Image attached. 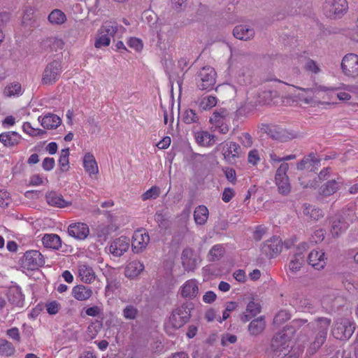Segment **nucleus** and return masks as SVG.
Here are the masks:
<instances>
[{
	"instance_id": "15",
	"label": "nucleus",
	"mask_w": 358,
	"mask_h": 358,
	"mask_svg": "<svg viewBox=\"0 0 358 358\" xmlns=\"http://www.w3.org/2000/svg\"><path fill=\"white\" fill-rule=\"evenodd\" d=\"M327 258L322 250H312L308 256V262L316 270H322L327 264Z\"/></svg>"
},
{
	"instance_id": "52",
	"label": "nucleus",
	"mask_w": 358,
	"mask_h": 358,
	"mask_svg": "<svg viewBox=\"0 0 358 358\" xmlns=\"http://www.w3.org/2000/svg\"><path fill=\"white\" fill-rule=\"evenodd\" d=\"M317 323V332H324L327 335L328 329L331 324V320L327 317H318L316 320Z\"/></svg>"
},
{
	"instance_id": "29",
	"label": "nucleus",
	"mask_w": 358,
	"mask_h": 358,
	"mask_svg": "<svg viewBox=\"0 0 358 358\" xmlns=\"http://www.w3.org/2000/svg\"><path fill=\"white\" fill-rule=\"evenodd\" d=\"M20 136L15 131H8L0 134V142L6 147H13L20 141Z\"/></svg>"
},
{
	"instance_id": "38",
	"label": "nucleus",
	"mask_w": 358,
	"mask_h": 358,
	"mask_svg": "<svg viewBox=\"0 0 358 358\" xmlns=\"http://www.w3.org/2000/svg\"><path fill=\"white\" fill-rule=\"evenodd\" d=\"M303 213L313 220H319L324 216L323 211L321 209L311 205L305 204Z\"/></svg>"
},
{
	"instance_id": "5",
	"label": "nucleus",
	"mask_w": 358,
	"mask_h": 358,
	"mask_svg": "<svg viewBox=\"0 0 358 358\" xmlns=\"http://www.w3.org/2000/svg\"><path fill=\"white\" fill-rule=\"evenodd\" d=\"M347 9L346 0H325L323 5L324 14L331 19L341 17Z\"/></svg>"
},
{
	"instance_id": "18",
	"label": "nucleus",
	"mask_w": 358,
	"mask_h": 358,
	"mask_svg": "<svg viewBox=\"0 0 358 358\" xmlns=\"http://www.w3.org/2000/svg\"><path fill=\"white\" fill-rule=\"evenodd\" d=\"M330 231L333 237L338 238L344 233L349 227V224L340 215H336L331 219Z\"/></svg>"
},
{
	"instance_id": "59",
	"label": "nucleus",
	"mask_w": 358,
	"mask_h": 358,
	"mask_svg": "<svg viewBox=\"0 0 358 358\" xmlns=\"http://www.w3.org/2000/svg\"><path fill=\"white\" fill-rule=\"evenodd\" d=\"M260 161V157L259 155V152L256 149H253L250 150L248 153V162L252 164V165H257L258 162Z\"/></svg>"
},
{
	"instance_id": "28",
	"label": "nucleus",
	"mask_w": 358,
	"mask_h": 358,
	"mask_svg": "<svg viewBox=\"0 0 358 358\" xmlns=\"http://www.w3.org/2000/svg\"><path fill=\"white\" fill-rule=\"evenodd\" d=\"M42 243L45 248L53 250H59L62 246L60 237L55 234H46L42 238Z\"/></svg>"
},
{
	"instance_id": "24",
	"label": "nucleus",
	"mask_w": 358,
	"mask_h": 358,
	"mask_svg": "<svg viewBox=\"0 0 358 358\" xmlns=\"http://www.w3.org/2000/svg\"><path fill=\"white\" fill-rule=\"evenodd\" d=\"M8 299L10 303L16 306H22L24 297L22 293L21 288L17 285L10 287L8 292Z\"/></svg>"
},
{
	"instance_id": "6",
	"label": "nucleus",
	"mask_w": 358,
	"mask_h": 358,
	"mask_svg": "<svg viewBox=\"0 0 358 358\" xmlns=\"http://www.w3.org/2000/svg\"><path fill=\"white\" fill-rule=\"evenodd\" d=\"M62 71V65L61 62L54 60L49 62L42 75L41 83L43 85H52L59 78Z\"/></svg>"
},
{
	"instance_id": "11",
	"label": "nucleus",
	"mask_w": 358,
	"mask_h": 358,
	"mask_svg": "<svg viewBox=\"0 0 358 358\" xmlns=\"http://www.w3.org/2000/svg\"><path fill=\"white\" fill-rule=\"evenodd\" d=\"M355 329V325L348 320L336 322L333 328V336L338 340H346L351 337Z\"/></svg>"
},
{
	"instance_id": "32",
	"label": "nucleus",
	"mask_w": 358,
	"mask_h": 358,
	"mask_svg": "<svg viewBox=\"0 0 358 358\" xmlns=\"http://www.w3.org/2000/svg\"><path fill=\"white\" fill-rule=\"evenodd\" d=\"M196 141L201 146L208 147L215 142V136L208 131H199L195 134Z\"/></svg>"
},
{
	"instance_id": "22",
	"label": "nucleus",
	"mask_w": 358,
	"mask_h": 358,
	"mask_svg": "<svg viewBox=\"0 0 358 358\" xmlns=\"http://www.w3.org/2000/svg\"><path fill=\"white\" fill-rule=\"evenodd\" d=\"M199 293V287L195 280H189L181 287V295L183 298L193 299Z\"/></svg>"
},
{
	"instance_id": "42",
	"label": "nucleus",
	"mask_w": 358,
	"mask_h": 358,
	"mask_svg": "<svg viewBox=\"0 0 358 358\" xmlns=\"http://www.w3.org/2000/svg\"><path fill=\"white\" fill-rule=\"evenodd\" d=\"M182 121L185 124H190L193 123H199V117L192 109L185 110L181 116Z\"/></svg>"
},
{
	"instance_id": "12",
	"label": "nucleus",
	"mask_w": 358,
	"mask_h": 358,
	"mask_svg": "<svg viewBox=\"0 0 358 358\" xmlns=\"http://www.w3.org/2000/svg\"><path fill=\"white\" fill-rule=\"evenodd\" d=\"M129 245V238L122 236L111 242L109 246V251L115 257H121L128 250Z\"/></svg>"
},
{
	"instance_id": "30",
	"label": "nucleus",
	"mask_w": 358,
	"mask_h": 358,
	"mask_svg": "<svg viewBox=\"0 0 358 358\" xmlns=\"http://www.w3.org/2000/svg\"><path fill=\"white\" fill-rule=\"evenodd\" d=\"M144 270V265L139 261H132L125 268V275L129 278L137 277Z\"/></svg>"
},
{
	"instance_id": "13",
	"label": "nucleus",
	"mask_w": 358,
	"mask_h": 358,
	"mask_svg": "<svg viewBox=\"0 0 358 358\" xmlns=\"http://www.w3.org/2000/svg\"><path fill=\"white\" fill-rule=\"evenodd\" d=\"M150 242V236L145 230H137L132 238L131 247L134 252L138 253L144 250Z\"/></svg>"
},
{
	"instance_id": "36",
	"label": "nucleus",
	"mask_w": 358,
	"mask_h": 358,
	"mask_svg": "<svg viewBox=\"0 0 358 358\" xmlns=\"http://www.w3.org/2000/svg\"><path fill=\"white\" fill-rule=\"evenodd\" d=\"M327 336L324 332H317L314 341L310 344L308 352L310 355L315 354L326 341Z\"/></svg>"
},
{
	"instance_id": "47",
	"label": "nucleus",
	"mask_w": 358,
	"mask_h": 358,
	"mask_svg": "<svg viewBox=\"0 0 358 358\" xmlns=\"http://www.w3.org/2000/svg\"><path fill=\"white\" fill-rule=\"evenodd\" d=\"M217 104V98L213 96H206L200 101L199 107L204 110H209Z\"/></svg>"
},
{
	"instance_id": "40",
	"label": "nucleus",
	"mask_w": 358,
	"mask_h": 358,
	"mask_svg": "<svg viewBox=\"0 0 358 358\" xmlns=\"http://www.w3.org/2000/svg\"><path fill=\"white\" fill-rule=\"evenodd\" d=\"M15 348L13 343L6 339L0 338V354L2 356L10 357L14 355Z\"/></svg>"
},
{
	"instance_id": "51",
	"label": "nucleus",
	"mask_w": 358,
	"mask_h": 358,
	"mask_svg": "<svg viewBox=\"0 0 358 358\" xmlns=\"http://www.w3.org/2000/svg\"><path fill=\"white\" fill-rule=\"evenodd\" d=\"M160 194V189L157 186H153L145 192H144L142 196V200L146 201L148 199H155Z\"/></svg>"
},
{
	"instance_id": "19",
	"label": "nucleus",
	"mask_w": 358,
	"mask_h": 358,
	"mask_svg": "<svg viewBox=\"0 0 358 358\" xmlns=\"http://www.w3.org/2000/svg\"><path fill=\"white\" fill-rule=\"evenodd\" d=\"M241 148V146L235 142L226 143L223 148V155L225 160L230 164L235 162V159L240 157Z\"/></svg>"
},
{
	"instance_id": "17",
	"label": "nucleus",
	"mask_w": 358,
	"mask_h": 358,
	"mask_svg": "<svg viewBox=\"0 0 358 358\" xmlns=\"http://www.w3.org/2000/svg\"><path fill=\"white\" fill-rule=\"evenodd\" d=\"M320 166V159L316 157L313 152L305 156L298 164L297 169L303 170L308 169L310 171H315L318 169Z\"/></svg>"
},
{
	"instance_id": "45",
	"label": "nucleus",
	"mask_w": 358,
	"mask_h": 358,
	"mask_svg": "<svg viewBox=\"0 0 358 358\" xmlns=\"http://www.w3.org/2000/svg\"><path fill=\"white\" fill-rule=\"evenodd\" d=\"M69 148L62 149L61 151V155H60L59 159V164L60 166V169L63 172L67 171L69 169Z\"/></svg>"
},
{
	"instance_id": "16",
	"label": "nucleus",
	"mask_w": 358,
	"mask_h": 358,
	"mask_svg": "<svg viewBox=\"0 0 358 358\" xmlns=\"http://www.w3.org/2000/svg\"><path fill=\"white\" fill-rule=\"evenodd\" d=\"M68 233L71 236L78 240H84L88 236L90 229L85 223L76 222L69 226Z\"/></svg>"
},
{
	"instance_id": "60",
	"label": "nucleus",
	"mask_w": 358,
	"mask_h": 358,
	"mask_svg": "<svg viewBox=\"0 0 358 358\" xmlns=\"http://www.w3.org/2000/svg\"><path fill=\"white\" fill-rule=\"evenodd\" d=\"M45 306L46 310L50 315L57 314L60 309V304L56 301H52L46 303Z\"/></svg>"
},
{
	"instance_id": "64",
	"label": "nucleus",
	"mask_w": 358,
	"mask_h": 358,
	"mask_svg": "<svg viewBox=\"0 0 358 358\" xmlns=\"http://www.w3.org/2000/svg\"><path fill=\"white\" fill-rule=\"evenodd\" d=\"M234 195L235 192L232 188L226 187L222 192V199L225 203H228L232 199Z\"/></svg>"
},
{
	"instance_id": "41",
	"label": "nucleus",
	"mask_w": 358,
	"mask_h": 358,
	"mask_svg": "<svg viewBox=\"0 0 358 358\" xmlns=\"http://www.w3.org/2000/svg\"><path fill=\"white\" fill-rule=\"evenodd\" d=\"M224 253V248L221 245H214L209 251L208 260L209 262H216L220 259Z\"/></svg>"
},
{
	"instance_id": "33",
	"label": "nucleus",
	"mask_w": 358,
	"mask_h": 358,
	"mask_svg": "<svg viewBox=\"0 0 358 358\" xmlns=\"http://www.w3.org/2000/svg\"><path fill=\"white\" fill-rule=\"evenodd\" d=\"M305 262V255L302 252H296L289 263V271L295 273L300 270Z\"/></svg>"
},
{
	"instance_id": "46",
	"label": "nucleus",
	"mask_w": 358,
	"mask_h": 358,
	"mask_svg": "<svg viewBox=\"0 0 358 358\" xmlns=\"http://www.w3.org/2000/svg\"><path fill=\"white\" fill-rule=\"evenodd\" d=\"M139 314L138 310L133 305H127L122 310L123 317L126 320H136Z\"/></svg>"
},
{
	"instance_id": "43",
	"label": "nucleus",
	"mask_w": 358,
	"mask_h": 358,
	"mask_svg": "<svg viewBox=\"0 0 358 358\" xmlns=\"http://www.w3.org/2000/svg\"><path fill=\"white\" fill-rule=\"evenodd\" d=\"M66 20L65 14L59 9L53 10L48 15V20L52 24H61Z\"/></svg>"
},
{
	"instance_id": "31",
	"label": "nucleus",
	"mask_w": 358,
	"mask_h": 358,
	"mask_svg": "<svg viewBox=\"0 0 358 358\" xmlns=\"http://www.w3.org/2000/svg\"><path fill=\"white\" fill-rule=\"evenodd\" d=\"M78 273L81 280L85 283H91L95 279L94 271L87 264H80L78 266Z\"/></svg>"
},
{
	"instance_id": "50",
	"label": "nucleus",
	"mask_w": 358,
	"mask_h": 358,
	"mask_svg": "<svg viewBox=\"0 0 358 358\" xmlns=\"http://www.w3.org/2000/svg\"><path fill=\"white\" fill-rule=\"evenodd\" d=\"M352 86L350 85H345L344 84H341V87H331V88H328L327 87H324V86H319V87H317L315 90L312 89V88H301V90L304 91V92H313L314 91H327V90H331V91H335V90H338L339 89H343V90H348V91H351V89H352Z\"/></svg>"
},
{
	"instance_id": "10",
	"label": "nucleus",
	"mask_w": 358,
	"mask_h": 358,
	"mask_svg": "<svg viewBox=\"0 0 358 358\" xmlns=\"http://www.w3.org/2000/svg\"><path fill=\"white\" fill-rule=\"evenodd\" d=\"M282 249V240L278 236H273L263 243L261 250L262 254L271 259L278 255L281 252Z\"/></svg>"
},
{
	"instance_id": "34",
	"label": "nucleus",
	"mask_w": 358,
	"mask_h": 358,
	"mask_svg": "<svg viewBox=\"0 0 358 358\" xmlns=\"http://www.w3.org/2000/svg\"><path fill=\"white\" fill-rule=\"evenodd\" d=\"M83 165L86 172H87L90 176L92 174H96L99 171L95 158L90 153H87L84 156Z\"/></svg>"
},
{
	"instance_id": "26",
	"label": "nucleus",
	"mask_w": 358,
	"mask_h": 358,
	"mask_svg": "<svg viewBox=\"0 0 358 358\" xmlns=\"http://www.w3.org/2000/svg\"><path fill=\"white\" fill-rule=\"evenodd\" d=\"M291 304L296 308L301 311H310L314 308L311 300L306 299L303 296H294L291 301Z\"/></svg>"
},
{
	"instance_id": "20",
	"label": "nucleus",
	"mask_w": 358,
	"mask_h": 358,
	"mask_svg": "<svg viewBox=\"0 0 358 358\" xmlns=\"http://www.w3.org/2000/svg\"><path fill=\"white\" fill-rule=\"evenodd\" d=\"M343 180L341 178L328 180L323 184L320 189V193L325 196L334 194L343 185Z\"/></svg>"
},
{
	"instance_id": "57",
	"label": "nucleus",
	"mask_w": 358,
	"mask_h": 358,
	"mask_svg": "<svg viewBox=\"0 0 358 358\" xmlns=\"http://www.w3.org/2000/svg\"><path fill=\"white\" fill-rule=\"evenodd\" d=\"M222 171L224 173L227 180L235 184L236 182V173L235 170L233 168L224 167L222 169Z\"/></svg>"
},
{
	"instance_id": "8",
	"label": "nucleus",
	"mask_w": 358,
	"mask_h": 358,
	"mask_svg": "<svg viewBox=\"0 0 358 358\" xmlns=\"http://www.w3.org/2000/svg\"><path fill=\"white\" fill-rule=\"evenodd\" d=\"M43 255L38 250H30L24 253L22 264L29 270H35L45 264Z\"/></svg>"
},
{
	"instance_id": "62",
	"label": "nucleus",
	"mask_w": 358,
	"mask_h": 358,
	"mask_svg": "<svg viewBox=\"0 0 358 358\" xmlns=\"http://www.w3.org/2000/svg\"><path fill=\"white\" fill-rule=\"evenodd\" d=\"M325 237V230L323 229H319L315 230L312 235L313 241L315 243L322 242Z\"/></svg>"
},
{
	"instance_id": "14",
	"label": "nucleus",
	"mask_w": 358,
	"mask_h": 358,
	"mask_svg": "<svg viewBox=\"0 0 358 358\" xmlns=\"http://www.w3.org/2000/svg\"><path fill=\"white\" fill-rule=\"evenodd\" d=\"M181 259L182 266L187 271H194L198 264L194 251L190 248H186L182 250Z\"/></svg>"
},
{
	"instance_id": "1",
	"label": "nucleus",
	"mask_w": 358,
	"mask_h": 358,
	"mask_svg": "<svg viewBox=\"0 0 358 358\" xmlns=\"http://www.w3.org/2000/svg\"><path fill=\"white\" fill-rule=\"evenodd\" d=\"M291 342V337L287 335L285 330L275 334L271 343V348L273 356L277 357H286L290 352Z\"/></svg>"
},
{
	"instance_id": "3",
	"label": "nucleus",
	"mask_w": 358,
	"mask_h": 358,
	"mask_svg": "<svg viewBox=\"0 0 358 358\" xmlns=\"http://www.w3.org/2000/svg\"><path fill=\"white\" fill-rule=\"evenodd\" d=\"M216 72L213 67L204 66L197 73L196 82L200 90L210 91L215 84Z\"/></svg>"
},
{
	"instance_id": "4",
	"label": "nucleus",
	"mask_w": 358,
	"mask_h": 358,
	"mask_svg": "<svg viewBox=\"0 0 358 358\" xmlns=\"http://www.w3.org/2000/svg\"><path fill=\"white\" fill-rule=\"evenodd\" d=\"M229 112L226 108H220L213 113L209 121L215 131L225 134L229 131Z\"/></svg>"
},
{
	"instance_id": "44",
	"label": "nucleus",
	"mask_w": 358,
	"mask_h": 358,
	"mask_svg": "<svg viewBox=\"0 0 358 358\" xmlns=\"http://www.w3.org/2000/svg\"><path fill=\"white\" fill-rule=\"evenodd\" d=\"M43 44L45 47H48L51 50L55 51L62 50L64 45V43L62 39L55 37L47 38L43 41Z\"/></svg>"
},
{
	"instance_id": "49",
	"label": "nucleus",
	"mask_w": 358,
	"mask_h": 358,
	"mask_svg": "<svg viewBox=\"0 0 358 358\" xmlns=\"http://www.w3.org/2000/svg\"><path fill=\"white\" fill-rule=\"evenodd\" d=\"M296 137V134L294 131H287V129L280 128L275 140L281 142H286L293 138H295Z\"/></svg>"
},
{
	"instance_id": "37",
	"label": "nucleus",
	"mask_w": 358,
	"mask_h": 358,
	"mask_svg": "<svg viewBox=\"0 0 358 358\" xmlns=\"http://www.w3.org/2000/svg\"><path fill=\"white\" fill-rule=\"evenodd\" d=\"M265 328L264 317H259L253 320L248 326V331L251 335L257 336L261 334Z\"/></svg>"
},
{
	"instance_id": "21",
	"label": "nucleus",
	"mask_w": 358,
	"mask_h": 358,
	"mask_svg": "<svg viewBox=\"0 0 358 358\" xmlns=\"http://www.w3.org/2000/svg\"><path fill=\"white\" fill-rule=\"evenodd\" d=\"M234 37L242 41H248L254 38L255 32L253 28L246 24H239L233 30Z\"/></svg>"
},
{
	"instance_id": "23",
	"label": "nucleus",
	"mask_w": 358,
	"mask_h": 358,
	"mask_svg": "<svg viewBox=\"0 0 358 358\" xmlns=\"http://www.w3.org/2000/svg\"><path fill=\"white\" fill-rule=\"evenodd\" d=\"M46 201L50 206L57 208H64L71 204V202L66 201L62 195L52 191L45 195Z\"/></svg>"
},
{
	"instance_id": "53",
	"label": "nucleus",
	"mask_w": 358,
	"mask_h": 358,
	"mask_svg": "<svg viewBox=\"0 0 358 358\" xmlns=\"http://www.w3.org/2000/svg\"><path fill=\"white\" fill-rule=\"evenodd\" d=\"M110 43V38L109 36H106L105 34L99 31L98 36L96 39L94 45L96 48H101L103 46H108Z\"/></svg>"
},
{
	"instance_id": "39",
	"label": "nucleus",
	"mask_w": 358,
	"mask_h": 358,
	"mask_svg": "<svg viewBox=\"0 0 358 358\" xmlns=\"http://www.w3.org/2000/svg\"><path fill=\"white\" fill-rule=\"evenodd\" d=\"M106 36L113 37L117 31V24L115 22H105L99 30Z\"/></svg>"
},
{
	"instance_id": "25",
	"label": "nucleus",
	"mask_w": 358,
	"mask_h": 358,
	"mask_svg": "<svg viewBox=\"0 0 358 358\" xmlns=\"http://www.w3.org/2000/svg\"><path fill=\"white\" fill-rule=\"evenodd\" d=\"M38 120L41 122V126L46 129H56L62 123L60 117L52 113L46 114L41 118V117H39Z\"/></svg>"
},
{
	"instance_id": "61",
	"label": "nucleus",
	"mask_w": 358,
	"mask_h": 358,
	"mask_svg": "<svg viewBox=\"0 0 358 358\" xmlns=\"http://www.w3.org/2000/svg\"><path fill=\"white\" fill-rule=\"evenodd\" d=\"M10 19V14L7 12H2L0 13V32H3L7 24Z\"/></svg>"
},
{
	"instance_id": "55",
	"label": "nucleus",
	"mask_w": 358,
	"mask_h": 358,
	"mask_svg": "<svg viewBox=\"0 0 358 358\" xmlns=\"http://www.w3.org/2000/svg\"><path fill=\"white\" fill-rule=\"evenodd\" d=\"M155 220L160 228L166 229L169 227V220L162 213L157 211L155 215Z\"/></svg>"
},
{
	"instance_id": "35",
	"label": "nucleus",
	"mask_w": 358,
	"mask_h": 358,
	"mask_svg": "<svg viewBox=\"0 0 358 358\" xmlns=\"http://www.w3.org/2000/svg\"><path fill=\"white\" fill-rule=\"evenodd\" d=\"M208 218V210L203 205L196 208L194 212V219L197 224H204Z\"/></svg>"
},
{
	"instance_id": "7",
	"label": "nucleus",
	"mask_w": 358,
	"mask_h": 358,
	"mask_svg": "<svg viewBox=\"0 0 358 358\" xmlns=\"http://www.w3.org/2000/svg\"><path fill=\"white\" fill-rule=\"evenodd\" d=\"M289 169L287 163H282L278 167L275 176V184L278 189V192L282 195H287L291 191V185L287 172Z\"/></svg>"
},
{
	"instance_id": "58",
	"label": "nucleus",
	"mask_w": 358,
	"mask_h": 358,
	"mask_svg": "<svg viewBox=\"0 0 358 358\" xmlns=\"http://www.w3.org/2000/svg\"><path fill=\"white\" fill-rule=\"evenodd\" d=\"M127 44L131 48H134L136 51H141L143 47L141 40L136 37L130 38Z\"/></svg>"
},
{
	"instance_id": "48",
	"label": "nucleus",
	"mask_w": 358,
	"mask_h": 358,
	"mask_svg": "<svg viewBox=\"0 0 358 358\" xmlns=\"http://www.w3.org/2000/svg\"><path fill=\"white\" fill-rule=\"evenodd\" d=\"M22 87L19 83H11L7 85L4 90V94L6 96L19 95L21 93Z\"/></svg>"
},
{
	"instance_id": "63",
	"label": "nucleus",
	"mask_w": 358,
	"mask_h": 358,
	"mask_svg": "<svg viewBox=\"0 0 358 358\" xmlns=\"http://www.w3.org/2000/svg\"><path fill=\"white\" fill-rule=\"evenodd\" d=\"M290 318V315L286 310H280L274 317V322L282 323Z\"/></svg>"
},
{
	"instance_id": "27",
	"label": "nucleus",
	"mask_w": 358,
	"mask_h": 358,
	"mask_svg": "<svg viewBox=\"0 0 358 358\" xmlns=\"http://www.w3.org/2000/svg\"><path fill=\"white\" fill-rule=\"evenodd\" d=\"M92 290L90 287L83 285L75 286L72 289L73 296L78 301H86L92 295Z\"/></svg>"
},
{
	"instance_id": "2",
	"label": "nucleus",
	"mask_w": 358,
	"mask_h": 358,
	"mask_svg": "<svg viewBox=\"0 0 358 358\" xmlns=\"http://www.w3.org/2000/svg\"><path fill=\"white\" fill-rule=\"evenodd\" d=\"M194 309L192 302H185L174 309L169 317V322L175 329H179L186 324L190 317L191 311Z\"/></svg>"
},
{
	"instance_id": "9",
	"label": "nucleus",
	"mask_w": 358,
	"mask_h": 358,
	"mask_svg": "<svg viewBox=\"0 0 358 358\" xmlns=\"http://www.w3.org/2000/svg\"><path fill=\"white\" fill-rule=\"evenodd\" d=\"M341 69L343 73L352 78L358 76V55L350 53L342 59Z\"/></svg>"
},
{
	"instance_id": "54",
	"label": "nucleus",
	"mask_w": 358,
	"mask_h": 358,
	"mask_svg": "<svg viewBox=\"0 0 358 358\" xmlns=\"http://www.w3.org/2000/svg\"><path fill=\"white\" fill-rule=\"evenodd\" d=\"M261 311V306L259 303L254 301H250L246 307V313H250L252 316L255 317Z\"/></svg>"
},
{
	"instance_id": "56",
	"label": "nucleus",
	"mask_w": 358,
	"mask_h": 358,
	"mask_svg": "<svg viewBox=\"0 0 358 358\" xmlns=\"http://www.w3.org/2000/svg\"><path fill=\"white\" fill-rule=\"evenodd\" d=\"M262 129L269 137L275 140L280 127L277 126L263 125Z\"/></svg>"
}]
</instances>
